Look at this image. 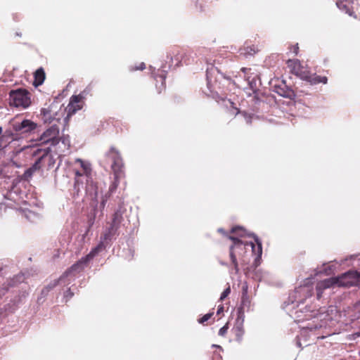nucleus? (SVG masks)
Listing matches in <instances>:
<instances>
[{
    "label": "nucleus",
    "instance_id": "7",
    "mask_svg": "<svg viewBox=\"0 0 360 360\" xmlns=\"http://www.w3.org/2000/svg\"><path fill=\"white\" fill-rule=\"evenodd\" d=\"M313 295V287L307 284L297 288L294 292L290 295L291 302L297 304L302 303L305 299Z\"/></svg>",
    "mask_w": 360,
    "mask_h": 360
},
{
    "label": "nucleus",
    "instance_id": "10",
    "mask_svg": "<svg viewBox=\"0 0 360 360\" xmlns=\"http://www.w3.org/2000/svg\"><path fill=\"white\" fill-rule=\"evenodd\" d=\"M37 127L38 125L36 122L25 119L20 122L15 123L13 128L14 131L22 134H30L36 130Z\"/></svg>",
    "mask_w": 360,
    "mask_h": 360
},
{
    "label": "nucleus",
    "instance_id": "3",
    "mask_svg": "<svg viewBox=\"0 0 360 360\" xmlns=\"http://www.w3.org/2000/svg\"><path fill=\"white\" fill-rule=\"evenodd\" d=\"M229 238L233 241V245L230 248V257L231 262L234 265V270L237 274L239 269L237 259L235 255V252L238 251L242 254L245 252V248L247 246L251 247L252 252H255V246L252 242H244L240 240L238 237L229 236Z\"/></svg>",
    "mask_w": 360,
    "mask_h": 360
},
{
    "label": "nucleus",
    "instance_id": "26",
    "mask_svg": "<svg viewBox=\"0 0 360 360\" xmlns=\"http://www.w3.org/2000/svg\"><path fill=\"white\" fill-rule=\"evenodd\" d=\"M212 315V313H208V314H205L200 320H199V322L200 323H205V321H208L211 316Z\"/></svg>",
    "mask_w": 360,
    "mask_h": 360
},
{
    "label": "nucleus",
    "instance_id": "19",
    "mask_svg": "<svg viewBox=\"0 0 360 360\" xmlns=\"http://www.w3.org/2000/svg\"><path fill=\"white\" fill-rule=\"evenodd\" d=\"M236 340L237 342H240L243 340L245 330L243 328V320L237 321V325L233 328Z\"/></svg>",
    "mask_w": 360,
    "mask_h": 360
},
{
    "label": "nucleus",
    "instance_id": "40",
    "mask_svg": "<svg viewBox=\"0 0 360 360\" xmlns=\"http://www.w3.org/2000/svg\"><path fill=\"white\" fill-rule=\"evenodd\" d=\"M165 81V77H161V82H162V84H163V82Z\"/></svg>",
    "mask_w": 360,
    "mask_h": 360
},
{
    "label": "nucleus",
    "instance_id": "31",
    "mask_svg": "<svg viewBox=\"0 0 360 360\" xmlns=\"http://www.w3.org/2000/svg\"><path fill=\"white\" fill-rule=\"evenodd\" d=\"M298 49H299L298 46H297V44H296V45L293 47V49H292V51H293V53H294L295 55H297V53H298Z\"/></svg>",
    "mask_w": 360,
    "mask_h": 360
},
{
    "label": "nucleus",
    "instance_id": "13",
    "mask_svg": "<svg viewBox=\"0 0 360 360\" xmlns=\"http://www.w3.org/2000/svg\"><path fill=\"white\" fill-rule=\"evenodd\" d=\"M55 152L58 155V158L65 156L70 153V141L68 136H63L59 137L56 143Z\"/></svg>",
    "mask_w": 360,
    "mask_h": 360
},
{
    "label": "nucleus",
    "instance_id": "21",
    "mask_svg": "<svg viewBox=\"0 0 360 360\" xmlns=\"http://www.w3.org/2000/svg\"><path fill=\"white\" fill-rule=\"evenodd\" d=\"M307 82L311 83V84H316L319 83L326 84L327 83V77H320L316 75H311L309 73V78L307 79Z\"/></svg>",
    "mask_w": 360,
    "mask_h": 360
},
{
    "label": "nucleus",
    "instance_id": "6",
    "mask_svg": "<svg viewBox=\"0 0 360 360\" xmlns=\"http://www.w3.org/2000/svg\"><path fill=\"white\" fill-rule=\"evenodd\" d=\"M338 286L349 287L352 285L360 286V272L348 271L337 277Z\"/></svg>",
    "mask_w": 360,
    "mask_h": 360
},
{
    "label": "nucleus",
    "instance_id": "20",
    "mask_svg": "<svg viewBox=\"0 0 360 360\" xmlns=\"http://www.w3.org/2000/svg\"><path fill=\"white\" fill-rule=\"evenodd\" d=\"M45 79V72L42 68L37 69L34 72V85L38 86L41 85Z\"/></svg>",
    "mask_w": 360,
    "mask_h": 360
},
{
    "label": "nucleus",
    "instance_id": "39",
    "mask_svg": "<svg viewBox=\"0 0 360 360\" xmlns=\"http://www.w3.org/2000/svg\"><path fill=\"white\" fill-rule=\"evenodd\" d=\"M340 321H342V322L345 323V324H347V323H348V322H347V320H340Z\"/></svg>",
    "mask_w": 360,
    "mask_h": 360
},
{
    "label": "nucleus",
    "instance_id": "15",
    "mask_svg": "<svg viewBox=\"0 0 360 360\" xmlns=\"http://www.w3.org/2000/svg\"><path fill=\"white\" fill-rule=\"evenodd\" d=\"M121 215L119 213L117 212L114 214L110 226L103 235V240H110L112 236L115 234L121 221Z\"/></svg>",
    "mask_w": 360,
    "mask_h": 360
},
{
    "label": "nucleus",
    "instance_id": "25",
    "mask_svg": "<svg viewBox=\"0 0 360 360\" xmlns=\"http://www.w3.org/2000/svg\"><path fill=\"white\" fill-rule=\"evenodd\" d=\"M231 292L230 287L226 288L220 296V300L225 299Z\"/></svg>",
    "mask_w": 360,
    "mask_h": 360
},
{
    "label": "nucleus",
    "instance_id": "33",
    "mask_svg": "<svg viewBox=\"0 0 360 360\" xmlns=\"http://www.w3.org/2000/svg\"><path fill=\"white\" fill-rule=\"evenodd\" d=\"M352 336L354 339L360 337V331L352 334Z\"/></svg>",
    "mask_w": 360,
    "mask_h": 360
},
{
    "label": "nucleus",
    "instance_id": "12",
    "mask_svg": "<svg viewBox=\"0 0 360 360\" xmlns=\"http://www.w3.org/2000/svg\"><path fill=\"white\" fill-rule=\"evenodd\" d=\"M23 207L20 208V210L28 220L34 221L37 218H39V214L34 210L35 207H39L37 200H33L29 202L25 201L23 202Z\"/></svg>",
    "mask_w": 360,
    "mask_h": 360
},
{
    "label": "nucleus",
    "instance_id": "22",
    "mask_svg": "<svg viewBox=\"0 0 360 360\" xmlns=\"http://www.w3.org/2000/svg\"><path fill=\"white\" fill-rule=\"evenodd\" d=\"M231 233H237L239 237L242 238L246 235V231L242 227H233L231 229Z\"/></svg>",
    "mask_w": 360,
    "mask_h": 360
},
{
    "label": "nucleus",
    "instance_id": "18",
    "mask_svg": "<svg viewBox=\"0 0 360 360\" xmlns=\"http://www.w3.org/2000/svg\"><path fill=\"white\" fill-rule=\"evenodd\" d=\"M354 0H338L336 2L338 8L349 15H352V13L350 11V6L353 4Z\"/></svg>",
    "mask_w": 360,
    "mask_h": 360
},
{
    "label": "nucleus",
    "instance_id": "36",
    "mask_svg": "<svg viewBox=\"0 0 360 360\" xmlns=\"http://www.w3.org/2000/svg\"><path fill=\"white\" fill-rule=\"evenodd\" d=\"M246 122H247L248 123H250V117H246Z\"/></svg>",
    "mask_w": 360,
    "mask_h": 360
},
{
    "label": "nucleus",
    "instance_id": "34",
    "mask_svg": "<svg viewBox=\"0 0 360 360\" xmlns=\"http://www.w3.org/2000/svg\"><path fill=\"white\" fill-rule=\"evenodd\" d=\"M241 70H242L245 74H246V73H247V71H248V70H250V69H248V68H243L241 69Z\"/></svg>",
    "mask_w": 360,
    "mask_h": 360
},
{
    "label": "nucleus",
    "instance_id": "11",
    "mask_svg": "<svg viewBox=\"0 0 360 360\" xmlns=\"http://www.w3.org/2000/svg\"><path fill=\"white\" fill-rule=\"evenodd\" d=\"M288 66L291 68L292 72L303 80L309 78V72L307 68L302 66L297 59H290L287 61Z\"/></svg>",
    "mask_w": 360,
    "mask_h": 360
},
{
    "label": "nucleus",
    "instance_id": "17",
    "mask_svg": "<svg viewBox=\"0 0 360 360\" xmlns=\"http://www.w3.org/2000/svg\"><path fill=\"white\" fill-rule=\"evenodd\" d=\"M342 315L348 317L351 321L359 319L360 318V303L355 304L352 308H348L343 314L341 313L340 316L342 317Z\"/></svg>",
    "mask_w": 360,
    "mask_h": 360
},
{
    "label": "nucleus",
    "instance_id": "29",
    "mask_svg": "<svg viewBox=\"0 0 360 360\" xmlns=\"http://www.w3.org/2000/svg\"><path fill=\"white\" fill-rule=\"evenodd\" d=\"M223 311H224V307L222 305H219L218 307L217 314H220L221 313L223 312Z\"/></svg>",
    "mask_w": 360,
    "mask_h": 360
},
{
    "label": "nucleus",
    "instance_id": "28",
    "mask_svg": "<svg viewBox=\"0 0 360 360\" xmlns=\"http://www.w3.org/2000/svg\"><path fill=\"white\" fill-rule=\"evenodd\" d=\"M146 68V65L144 63H141L139 67H136L134 70H143Z\"/></svg>",
    "mask_w": 360,
    "mask_h": 360
},
{
    "label": "nucleus",
    "instance_id": "42",
    "mask_svg": "<svg viewBox=\"0 0 360 360\" xmlns=\"http://www.w3.org/2000/svg\"><path fill=\"white\" fill-rule=\"evenodd\" d=\"M354 257H355V256H353V255H352V256H350V259H353V258H354Z\"/></svg>",
    "mask_w": 360,
    "mask_h": 360
},
{
    "label": "nucleus",
    "instance_id": "4",
    "mask_svg": "<svg viewBox=\"0 0 360 360\" xmlns=\"http://www.w3.org/2000/svg\"><path fill=\"white\" fill-rule=\"evenodd\" d=\"M9 103L11 105L17 108H27L31 103L30 94L23 89L11 91L9 94Z\"/></svg>",
    "mask_w": 360,
    "mask_h": 360
},
{
    "label": "nucleus",
    "instance_id": "5",
    "mask_svg": "<svg viewBox=\"0 0 360 360\" xmlns=\"http://www.w3.org/2000/svg\"><path fill=\"white\" fill-rule=\"evenodd\" d=\"M328 316V314H325L323 313L320 314L319 316L315 317L316 320H320L321 321V323L316 324L314 323L316 321H313L312 323H308L305 327H304L301 330V335L304 336L306 333H309L311 335L315 336L316 338H324L327 335H330L329 333H327L326 335L319 336V334L316 332V330L319 328H321L323 327H327V326H329V323H328L329 321H331L330 318H327Z\"/></svg>",
    "mask_w": 360,
    "mask_h": 360
},
{
    "label": "nucleus",
    "instance_id": "30",
    "mask_svg": "<svg viewBox=\"0 0 360 360\" xmlns=\"http://www.w3.org/2000/svg\"><path fill=\"white\" fill-rule=\"evenodd\" d=\"M230 111L232 115H237L239 112L238 110L235 107H233V109L231 110Z\"/></svg>",
    "mask_w": 360,
    "mask_h": 360
},
{
    "label": "nucleus",
    "instance_id": "41",
    "mask_svg": "<svg viewBox=\"0 0 360 360\" xmlns=\"http://www.w3.org/2000/svg\"><path fill=\"white\" fill-rule=\"evenodd\" d=\"M279 94H280L281 96H287V95H286V94H281V93H279Z\"/></svg>",
    "mask_w": 360,
    "mask_h": 360
},
{
    "label": "nucleus",
    "instance_id": "24",
    "mask_svg": "<svg viewBox=\"0 0 360 360\" xmlns=\"http://www.w3.org/2000/svg\"><path fill=\"white\" fill-rule=\"evenodd\" d=\"M212 347L218 348L219 349V352L222 351V348L219 345H212ZM221 356L220 355V352H214V356H213V360H221Z\"/></svg>",
    "mask_w": 360,
    "mask_h": 360
},
{
    "label": "nucleus",
    "instance_id": "2",
    "mask_svg": "<svg viewBox=\"0 0 360 360\" xmlns=\"http://www.w3.org/2000/svg\"><path fill=\"white\" fill-rule=\"evenodd\" d=\"M104 247V242L101 241L96 248L91 250V251L85 257H83L77 263L73 264L70 269L67 271L64 275L60 278L58 283H62L65 277H68L72 273L75 271H80L84 269L87 263L91 260Z\"/></svg>",
    "mask_w": 360,
    "mask_h": 360
},
{
    "label": "nucleus",
    "instance_id": "37",
    "mask_svg": "<svg viewBox=\"0 0 360 360\" xmlns=\"http://www.w3.org/2000/svg\"><path fill=\"white\" fill-rule=\"evenodd\" d=\"M228 103H229L230 106H231V107H232V105H233V102H231L230 100H229V101H228Z\"/></svg>",
    "mask_w": 360,
    "mask_h": 360
},
{
    "label": "nucleus",
    "instance_id": "27",
    "mask_svg": "<svg viewBox=\"0 0 360 360\" xmlns=\"http://www.w3.org/2000/svg\"><path fill=\"white\" fill-rule=\"evenodd\" d=\"M228 328H229L228 324H226L225 326H224L222 328H221L219 329V335H221V336H224L226 333V332L228 330Z\"/></svg>",
    "mask_w": 360,
    "mask_h": 360
},
{
    "label": "nucleus",
    "instance_id": "35",
    "mask_svg": "<svg viewBox=\"0 0 360 360\" xmlns=\"http://www.w3.org/2000/svg\"><path fill=\"white\" fill-rule=\"evenodd\" d=\"M218 231L225 234V232H224V231L222 229H219Z\"/></svg>",
    "mask_w": 360,
    "mask_h": 360
},
{
    "label": "nucleus",
    "instance_id": "1",
    "mask_svg": "<svg viewBox=\"0 0 360 360\" xmlns=\"http://www.w3.org/2000/svg\"><path fill=\"white\" fill-rule=\"evenodd\" d=\"M75 165L77 167L75 168V186H79L84 184V179L86 181V189L92 188L94 191V194L97 195L96 187L94 186L91 180L92 168L89 162L77 158L75 160Z\"/></svg>",
    "mask_w": 360,
    "mask_h": 360
},
{
    "label": "nucleus",
    "instance_id": "23",
    "mask_svg": "<svg viewBox=\"0 0 360 360\" xmlns=\"http://www.w3.org/2000/svg\"><path fill=\"white\" fill-rule=\"evenodd\" d=\"M255 241L257 243V254L258 257H260L262 252V243L259 241L257 237L255 236Z\"/></svg>",
    "mask_w": 360,
    "mask_h": 360
},
{
    "label": "nucleus",
    "instance_id": "38",
    "mask_svg": "<svg viewBox=\"0 0 360 360\" xmlns=\"http://www.w3.org/2000/svg\"><path fill=\"white\" fill-rule=\"evenodd\" d=\"M297 345L298 347H301V343H300V340H297Z\"/></svg>",
    "mask_w": 360,
    "mask_h": 360
},
{
    "label": "nucleus",
    "instance_id": "8",
    "mask_svg": "<svg viewBox=\"0 0 360 360\" xmlns=\"http://www.w3.org/2000/svg\"><path fill=\"white\" fill-rule=\"evenodd\" d=\"M59 134L58 127L53 124L43 132L39 141L41 143H49L51 146H55L58 139L60 137Z\"/></svg>",
    "mask_w": 360,
    "mask_h": 360
},
{
    "label": "nucleus",
    "instance_id": "16",
    "mask_svg": "<svg viewBox=\"0 0 360 360\" xmlns=\"http://www.w3.org/2000/svg\"><path fill=\"white\" fill-rule=\"evenodd\" d=\"M335 285H338L337 277L327 278V279H325V280L321 281L319 283H318V284L316 285L318 298L321 297L322 291L324 289L330 288Z\"/></svg>",
    "mask_w": 360,
    "mask_h": 360
},
{
    "label": "nucleus",
    "instance_id": "14",
    "mask_svg": "<svg viewBox=\"0 0 360 360\" xmlns=\"http://www.w3.org/2000/svg\"><path fill=\"white\" fill-rule=\"evenodd\" d=\"M82 97L80 95L72 96L70 98V103H68L66 111L68 112V117L75 114L77 110L82 108Z\"/></svg>",
    "mask_w": 360,
    "mask_h": 360
},
{
    "label": "nucleus",
    "instance_id": "32",
    "mask_svg": "<svg viewBox=\"0 0 360 360\" xmlns=\"http://www.w3.org/2000/svg\"><path fill=\"white\" fill-rule=\"evenodd\" d=\"M72 296V292H70V290H68L66 292V293H65V297H71Z\"/></svg>",
    "mask_w": 360,
    "mask_h": 360
},
{
    "label": "nucleus",
    "instance_id": "9",
    "mask_svg": "<svg viewBox=\"0 0 360 360\" xmlns=\"http://www.w3.org/2000/svg\"><path fill=\"white\" fill-rule=\"evenodd\" d=\"M108 158L112 161V169L113 170L115 178L117 179L123 166L122 159L120 153L114 148H111L107 155Z\"/></svg>",
    "mask_w": 360,
    "mask_h": 360
}]
</instances>
